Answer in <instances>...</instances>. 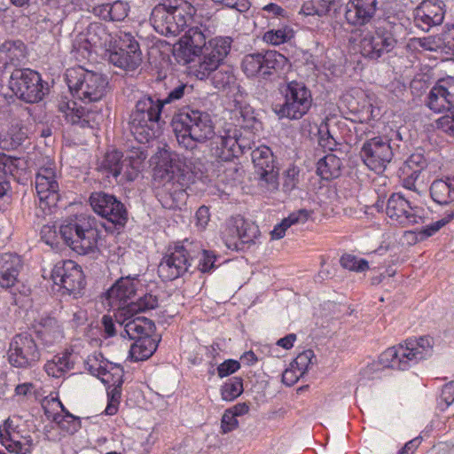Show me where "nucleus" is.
I'll list each match as a JSON object with an SVG mask.
<instances>
[{"instance_id": "nucleus-1", "label": "nucleus", "mask_w": 454, "mask_h": 454, "mask_svg": "<svg viewBox=\"0 0 454 454\" xmlns=\"http://www.w3.org/2000/svg\"><path fill=\"white\" fill-rule=\"evenodd\" d=\"M173 131L180 146L192 150L197 143H210L211 154L219 160L230 161L250 149L249 139L232 123L225 124L215 135L210 115L200 110L182 109L172 119Z\"/></svg>"}, {"instance_id": "nucleus-2", "label": "nucleus", "mask_w": 454, "mask_h": 454, "mask_svg": "<svg viewBox=\"0 0 454 454\" xmlns=\"http://www.w3.org/2000/svg\"><path fill=\"white\" fill-rule=\"evenodd\" d=\"M434 340L430 337H419L407 340L404 344L391 347L379 356L377 362L367 365L364 377L368 380L380 379L386 369L407 370L422 359L433 354Z\"/></svg>"}, {"instance_id": "nucleus-3", "label": "nucleus", "mask_w": 454, "mask_h": 454, "mask_svg": "<svg viewBox=\"0 0 454 454\" xmlns=\"http://www.w3.org/2000/svg\"><path fill=\"white\" fill-rule=\"evenodd\" d=\"M65 244L79 254H89L98 249L101 231L95 217L80 214L67 218L59 226Z\"/></svg>"}, {"instance_id": "nucleus-4", "label": "nucleus", "mask_w": 454, "mask_h": 454, "mask_svg": "<svg viewBox=\"0 0 454 454\" xmlns=\"http://www.w3.org/2000/svg\"><path fill=\"white\" fill-rule=\"evenodd\" d=\"M163 107L160 98L152 96H145L137 101L129 115V126L138 143L146 144L156 137Z\"/></svg>"}, {"instance_id": "nucleus-5", "label": "nucleus", "mask_w": 454, "mask_h": 454, "mask_svg": "<svg viewBox=\"0 0 454 454\" xmlns=\"http://www.w3.org/2000/svg\"><path fill=\"white\" fill-rule=\"evenodd\" d=\"M215 27V20L209 18L203 19L189 27L182 41L187 47L193 49L194 53L196 50L203 49L223 63L231 51L232 39L229 36L211 38Z\"/></svg>"}, {"instance_id": "nucleus-6", "label": "nucleus", "mask_w": 454, "mask_h": 454, "mask_svg": "<svg viewBox=\"0 0 454 454\" xmlns=\"http://www.w3.org/2000/svg\"><path fill=\"white\" fill-rule=\"evenodd\" d=\"M279 91L283 102L273 106V111L279 119L300 120L310 110L313 97L305 82L286 81L281 85Z\"/></svg>"}, {"instance_id": "nucleus-7", "label": "nucleus", "mask_w": 454, "mask_h": 454, "mask_svg": "<svg viewBox=\"0 0 454 454\" xmlns=\"http://www.w3.org/2000/svg\"><path fill=\"white\" fill-rule=\"evenodd\" d=\"M192 9L184 0L166 1L153 9L150 21L158 33L177 35L192 20Z\"/></svg>"}, {"instance_id": "nucleus-8", "label": "nucleus", "mask_w": 454, "mask_h": 454, "mask_svg": "<svg viewBox=\"0 0 454 454\" xmlns=\"http://www.w3.org/2000/svg\"><path fill=\"white\" fill-rule=\"evenodd\" d=\"M402 25L389 19L384 20L375 26L373 32L366 33L360 40L361 54L369 59L377 60L392 51L396 44V35Z\"/></svg>"}, {"instance_id": "nucleus-9", "label": "nucleus", "mask_w": 454, "mask_h": 454, "mask_svg": "<svg viewBox=\"0 0 454 454\" xmlns=\"http://www.w3.org/2000/svg\"><path fill=\"white\" fill-rule=\"evenodd\" d=\"M67 82L74 97L84 104L98 103L106 95L107 78L82 67L67 72Z\"/></svg>"}, {"instance_id": "nucleus-10", "label": "nucleus", "mask_w": 454, "mask_h": 454, "mask_svg": "<svg viewBox=\"0 0 454 454\" xmlns=\"http://www.w3.org/2000/svg\"><path fill=\"white\" fill-rule=\"evenodd\" d=\"M287 63V59L276 51H258L243 57L241 69L248 78L269 79Z\"/></svg>"}, {"instance_id": "nucleus-11", "label": "nucleus", "mask_w": 454, "mask_h": 454, "mask_svg": "<svg viewBox=\"0 0 454 454\" xmlns=\"http://www.w3.org/2000/svg\"><path fill=\"white\" fill-rule=\"evenodd\" d=\"M0 442L8 451L16 454H27L33 446L29 431L19 416L9 417L0 425Z\"/></svg>"}, {"instance_id": "nucleus-12", "label": "nucleus", "mask_w": 454, "mask_h": 454, "mask_svg": "<svg viewBox=\"0 0 454 454\" xmlns=\"http://www.w3.org/2000/svg\"><path fill=\"white\" fill-rule=\"evenodd\" d=\"M59 175L55 162H47L39 167L35 179V185L42 208L55 207L59 195Z\"/></svg>"}, {"instance_id": "nucleus-13", "label": "nucleus", "mask_w": 454, "mask_h": 454, "mask_svg": "<svg viewBox=\"0 0 454 454\" xmlns=\"http://www.w3.org/2000/svg\"><path fill=\"white\" fill-rule=\"evenodd\" d=\"M10 88L19 98L30 104L40 101L44 95L40 74L28 68L12 74Z\"/></svg>"}, {"instance_id": "nucleus-14", "label": "nucleus", "mask_w": 454, "mask_h": 454, "mask_svg": "<svg viewBox=\"0 0 454 454\" xmlns=\"http://www.w3.org/2000/svg\"><path fill=\"white\" fill-rule=\"evenodd\" d=\"M360 155L370 169L380 173L392 160L394 153L389 139L378 136L364 141Z\"/></svg>"}, {"instance_id": "nucleus-15", "label": "nucleus", "mask_w": 454, "mask_h": 454, "mask_svg": "<svg viewBox=\"0 0 454 454\" xmlns=\"http://www.w3.org/2000/svg\"><path fill=\"white\" fill-rule=\"evenodd\" d=\"M194 255L184 245L169 248L158 266L159 276L166 281L182 277L189 270Z\"/></svg>"}, {"instance_id": "nucleus-16", "label": "nucleus", "mask_w": 454, "mask_h": 454, "mask_svg": "<svg viewBox=\"0 0 454 454\" xmlns=\"http://www.w3.org/2000/svg\"><path fill=\"white\" fill-rule=\"evenodd\" d=\"M7 355L9 363L17 368L32 367L41 356L35 340L27 333L17 334L13 337Z\"/></svg>"}, {"instance_id": "nucleus-17", "label": "nucleus", "mask_w": 454, "mask_h": 454, "mask_svg": "<svg viewBox=\"0 0 454 454\" xmlns=\"http://www.w3.org/2000/svg\"><path fill=\"white\" fill-rule=\"evenodd\" d=\"M90 204L93 211L116 226L122 227L128 220L124 205L114 195L104 192H92Z\"/></svg>"}, {"instance_id": "nucleus-18", "label": "nucleus", "mask_w": 454, "mask_h": 454, "mask_svg": "<svg viewBox=\"0 0 454 454\" xmlns=\"http://www.w3.org/2000/svg\"><path fill=\"white\" fill-rule=\"evenodd\" d=\"M252 160L255 173L259 176V184L268 192L278 188V173L274 165L273 153L270 147L262 145L252 152Z\"/></svg>"}, {"instance_id": "nucleus-19", "label": "nucleus", "mask_w": 454, "mask_h": 454, "mask_svg": "<svg viewBox=\"0 0 454 454\" xmlns=\"http://www.w3.org/2000/svg\"><path fill=\"white\" fill-rule=\"evenodd\" d=\"M51 278L55 285L68 294L80 293L85 285L81 266L72 260L57 262L51 270Z\"/></svg>"}, {"instance_id": "nucleus-20", "label": "nucleus", "mask_w": 454, "mask_h": 454, "mask_svg": "<svg viewBox=\"0 0 454 454\" xmlns=\"http://www.w3.org/2000/svg\"><path fill=\"white\" fill-rule=\"evenodd\" d=\"M59 110L66 121L80 128L95 129L103 121L101 107L97 105L91 107L78 106L75 101H61Z\"/></svg>"}, {"instance_id": "nucleus-21", "label": "nucleus", "mask_w": 454, "mask_h": 454, "mask_svg": "<svg viewBox=\"0 0 454 454\" xmlns=\"http://www.w3.org/2000/svg\"><path fill=\"white\" fill-rule=\"evenodd\" d=\"M420 211L418 207H412L411 202L401 192L393 193L387 200V215L403 226L423 223L424 217Z\"/></svg>"}, {"instance_id": "nucleus-22", "label": "nucleus", "mask_w": 454, "mask_h": 454, "mask_svg": "<svg viewBox=\"0 0 454 454\" xmlns=\"http://www.w3.org/2000/svg\"><path fill=\"white\" fill-rule=\"evenodd\" d=\"M138 280L130 277L119 278L106 292L108 305L119 314L122 308L129 306L136 295Z\"/></svg>"}, {"instance_id": "nucleus-23", "label": "nucleus", "mask_w": 454, "mask_h": 454, "mask_svg": "<svg viewBox=\"0 0 454 454\" xmlns=\"http://www.w3.org/2000/svg\"><path fill=\"white\" fill-rule=\"evenodd\" d=\"M426 104L435 113L452 109L454 107V77L439 80L430 90Z\"/></svg>"}, {"instance_id": "nucleus-24", "label": "nucleus", "mask_w": 454, "mask_h": 454, "mask_svg": "<svg viewBox=\"0 0 454 454\" xmlns=\"http://www.w3.org/2000/svg\"><path fill=\"white\" fill-rule=\"evenodd\" d=\"M445 4L442 0H424L414 11V22L423 31L442 23Z\"/></svg>"}, {"instance_id": "nucleus-25", "label": "nucleus", "mask_w": 454, "mask_h": 454, "mask_svg": "<svg viewBox=\"0 0 454 454\" xmlns=\"http://www.w3.org/2000/svg\"><path fill=\"white\" fill-rule=\"evenodd\" d=\"M377 9V0H348L345 8V20L352 27L365 26L373 20Z\"/></svg>"}, {"instance_id": "nucleus-26", "label": "nucleus", "mask_w": 454, "mask_h": 454, "mask_svg": "<svg viewBox=\"0 0 454 454\" xmlns=\"http://www.w3.org/2000/svg\"><path fill=\"white\" fill-rule=\"evenodd\" d=\"M135 315H126L119 317L114 314L117 323L123 326L124 332L121 333L123 337L128 336L129 340H137L152 335L155 331L154 323L145 317H137Z\"/></svg>"}, {"instance_id": "nucleus-27", "label": "nucleus", "mask_w": 454, "mask_h": 454, "mask_svg": "<svg viewBox=\"0 0 454 454\" xmlns=\"http://www.w3.org/2000/svg\"><path fill=\"white\" fill-rule=\"evenodd\" d=\"M141 55L138 43L129 39L127 45L121 46L118 50L110 52L109 61L122 69L134 70L142 62Z\"/></svg>"}, {"instance_id": "nucleus-28", "label": "nucleus", "mask_w": 454, "mask_h": 454, "mask_svg": "<svg viewBox=\"0 0 454 454\" xmlns=\"http://www.w3.org/2000/svg\"><path fill=\"white\" fill-rule=\"evenodd\" d=\"M146 154L139 149L131 151L122 159L119 166V173H115L114 178L119 183L132 182L140 174Z\"/></svg>"}, {"instance_id": "nucleus-29", "label": "nucleus", "mask_w": 454, "mask_h": 454, "mask_svg": "<svg viewBox=\"0 0 454 454\" xmlns=\"http://www.w3.org/2000/svg\"><path fill=\"white\" fill-rule=\"evenodd\" d=\"M34 327L37 337L47 347L57 344L64 339L63 326L55 317H43Z\"/></svg>"}, {"instance_id": "nucleus-30", "label": "nucleus", "mask_w": 454, "mask_h": 454, "mask_svg": "<svg viewBox=\"0 0 454 454\" xmlns=\"http://www.w3.org/2000/svg\"><path fill=\"white\" fill-rule=\"evenodd\" d=\"M21 267V259L17 254H0V292L15 285Z\"/></svg>"}, {"instance_id": "nucleus-31", "label": "nucleus", "mask_w": 454, "mask_h": 454, "mask_svg": "<svg viewBox=\"0 0 454 454\" xmlns=\"http://www.w3.org/2000/svg\"><path fill=\"white\" fill-rule=\"evenodd\" d=\"M26 59V47L20 41H6L0 46V69L18 67Z\"/></svg>"}, {"instance_id": "nucleus-32", "label": "nucleus", "mask_w": 454, "mask_h": 454, "mask_svg": "<svg viewBox=\"0 0 454 454\" xmlns=\"http://www.w3.org/2000/svg\"><path fill=\"white\" fill-rule=\"evenodd\" d=\"M76 358L77 356L70 351L58 354L46 362L44 371L49 376L60 378L74 369Z\"/></svg>"}, {"instance_id": "nucleus-33", "label": "nucleus", "mask_w": 454, "mask_h": 454, "mask_svg": "<svg viewBox=\"0 0 454 454\" xmlns=\"http://www.w3.org/2000/svg\"><path fill=\"white\" fill-rule=\"evenodd\" d=\"M431 199L438 205H450L454 201V176L436 179L429 188Z\"/></svg>"}, {"instance_id": "nucleus-34", "label": "nucleus", "mask_w": 454, "mask_h": 454, "mask_svg": "<svg viewBox=\"0 0 454 454\" xmlns=\"http://www.w3.org/2000/svg\"><path fill=\"white\" fill-rule=\"evenodd\" d=\"M201 54L198 56L196 62L192 66L193 74L200 80H205L209 77L221 66L215 56L210 55L203 49L198 50Z\"/></svg>"}, {"instance_id": "nucleus-35", "label": "nucleus", "mask_w": 454, "mask_h": 454, "mask_svg": "<svg viewBox=\"0 0 454 454\" xmlns=\"http://www.w3.org/2000/svg\"><path fill=\"white\" fill-rule=\"evenodd\" d=\"M159 340L152 335L137 339L131 345L129 356L133 361H144L151 357L156 351Z\"/></svg>"}, {"instance_id": "nucleus-36", "label": "nucleus", "mask_w": 454, "mask_h": 454, "mask_svg": "<svg viewBox=\"0 0 454 454\" xmlns=\"http://www.w3.org/2000/svg\"><path fill=\"white\" fill-rule=\"evenodd\" d=\"M341 160L334 154H327L317 164V173L321 178L330 180L340 175Z\"/></svg>"}, {"instance_id": "nucleus-37", "label": "nucleus", "mask_w": 454, "mask_h": 454, "mask_svg": "<svg viewBox=\"0 0 454 454\" xmlns=\"http://www.w3.org/2000/svg\"><path fill=\"white\" fill-rule=\"evenodd\" d=\"M81 40L84 41L90 47L106 46L109 41L110 35L106 32V27L101 23H90L86 33L80 35Z\"/></svg>"}, {"instance_id": "nucleus-38", "label": "nucleus", "mask_w": 454, "mask_h": 454, "mask_svg": "<svg viewBox=\"0 0 454 454\" xmlns=\"http://www.w3.org/2000/svg\"><path fill=\"white\" fill-rule=\"evenodd\" d=\"M158 307V298L152 294H145L140 297L137 301L129 303V306L122 308L117 317H121L126 315H136L140 312H145Z\"/></svg>"}, {"instance_id": "nucleus-39", "label": "nucleus", "mask_w": 454, "mask_h": 454, "mask_svg": "<svg viewBox=\"0 0 454 454\" xmlns=\"http://www.w3.org/2000/svg\"><path fill=\"white\" fill-rule=\"evenodd\" d=\"M335 0H306L300 10V13L305 16H327L333 5Z\"/></svg>"}, {"instance_id": "nucleus-40", "label": "nucleus", "mask_w": 454, "mask_h": 454, "mask_svg": "<svg viewBox=\"0 0 454 454\" xmlns=\"http://www.w3.org/2000/svg\"><path fill=\"white\" fill-rule=\"evenodd\" d=\"M309 216V212L306 209H300L296 212H293L288 217L283 219V221L276 225L271 231V237L274 239H279L284 237L286 231L296 223H305Z\"/></svg>"}, {"instance_id": "nucleus-41", "label": "nucleus", "mask_w": 454, "mask_h": 454, "mask_svg": "<svg viewBox=\"0 0 454 454\" xmlns=\"http://www.w3.org/2000/svg\"><path fill=\"white\" fill-rule=\"evenodd\" d=\"M242 223V217L231 219L223 231V239L229 249L240 250L242 247L239 243V224Z\"/></svg>"}, {"instance_id": "nucleus-42", "label": "nucleus", "mask_w": 454, "mask_h": 454, "mask_svg": "<svg viewBox=\"0 0 454 454\" xmlns=\"http://www.w3.org/2000/svg\"><path fill=\"white\" fill-rule=\"evenodd\" d=\"M99 357L102 358L100 354L89 356L85 361V367L92 375L100 378L103 383H110L113 370L109 371L107 364L103 360H99Z\"/></svg>"}, {"instance_id": "nucleus-43", "label": "nucleus", "mask_w": 454, "mask_h": 454, "mask_svg": "<svg viewBox=\"0 0 454 454\" xmlns=\"http://www.w3.org/2000/svg\"><path fill=\"white\" fill-rule=\"evenodd\" d=\"M211 82L215 88L226 90L236 84V77L231 67L220 66L211 74Z\"/></svg>"}, {"instance_id": "nucleus-44", "label": "nucleus", "mask_w": 454, "mask_h": 454, "mask_svg": "<svg viewBox=\"0 0 454 454\" xmlns=\"http://www.w3.org/2000/svg\"><path fill=\"white\" fill-rule=\"evenodd\" d=\"M294 35L293 28L285 25L279 28H272L266 31L262 35V40L271 45H280L290 41Z\"/></svg>"}, {"instance_id": "nucleus-45", "label": "nucleus", "mask_w": 454, "mask_h": 454, "mask_svg": "<svg viewBox=\"0 0 454 454\" xmlns=\"http://www.w3.org/2000/svg\"><path fill=\"white\" fill-rule=\"evenodd\" d=\"M57 404L61 409V413L54 414L52 417L53 421L67 433L73 434L76 432L79 428L78 419L67 411L60 401H58Z\"/></svg>"}, {"instance_id": "nucleus-46", "label": "nucleus", "mask_w": 454, "mask_h": 454, "mask_svg": "<svg viewBox=\"0 0 454 454\" xmlns=\"http://www.w3.org/2000/svg\"><path fill=\"white\" fill-rule=\"evenodd\" d=\"M169 82L173 85V88L168 93V96L162 99L160 98L163 106L168 104L174 103L186 95L192 93L193 88L192 85L177 81L175 78H169Z\"/></svg>"}, {"instance_id": "nucleus-47", "label": "nucleus", "mask_w": 454, "mask_h": 454, "mask_svg": "<svg viewBox=\"0 0 454 454\" xmlns=\"http://www.w3.org/2000/svg\"><path fill=\"white\" fill-rule=\"evenodd\" d=\"M6 136L10 140V145L12 148H17L28 138V129L21 121L13 120Z\"/></svg>"}, {"instance_id": "nucleus-48", "label": "nucleus", "mask_w": 454, "mask_h": 454, "mask_svg": "<svg viewBox=\"0 0 454 454\" xmlns=\"http://www.w3.org/2000/svg\"><path fill=\"white\" fill-rule=\"evenodd\" d=\"M185 170L181 168V160L171 159L169 165L159 167L156 175L167 183L179 181V177L184 176Z\"/></svg>"}, {"instance_id": "nucleus-49", "label": "nucleus", "mask_w": 454, "mask_h": 454, "mask_svg": "<svg viewBox=\"0 0 454 454\" xmlns=\"http://www.w3.org/2000/svg\"><path fill=\"white\" fill-rule=\"evenodd\" d=\"M243 391V380L240 377H232L221 387V395L224 401L235 400Z\"/></svg>"}, {"instance_id": "nucleus-50", "label": "nucleus", "mask_w": 454, "mask_h": 454, "mask_svg": "<svg viewBox=\"0 0 454 454\" xmlns=\"http://www.w3.org/2000/svg\"><path fill=\"white\" fill-rule=\"evenodd\" d=\"M121 160L122 153L121 152L116 150L107 152L99 162L98 168L114 176L115 173H119L118 169Z\"/></svg>"}, {"instance_id": "nucleus-51", "label": "nucleus", "mask_w": 454, "mask_h": 454, "mask_svg": "<svg viewBox=\"0 0 454 454\" xmlns=\"http://www.w3.org/2000/svg\"><path fill=\"white\" fill-rule=\"evenodd\" d=\"M427 167V160L423 154L412 153L404 162L402 172L403 175H419Z\"/></svg>"}, {"instance_id": "nucleus-52", "label": "nucleus", "mask_w": 454, "mask_h": 454, "mask_svg": "<svg viewBox=\"0 0 454 454\" xmlns=\"http://www.w3.org/2000/svg\"><path fill=\"white\" fill-rule=\"evenodd\" d=\"M239 243L242 247L245 244L254 243V240L260 236L259 227L254 223H249L242 218V223L239 224Z\"/></svg>"}, {"instance_id": "nucleus-53", "label": "nucleus", "mask_w": 454, "mask_h": 454, "mask_svg": "<svg viewBox=\"0 0 454 454\" xmlns=\"http://www.w3.org/2000/svg\"><path fill=\"white\" fill-rule=\"evenodd\" d=\"M111 370H113V375L110 378L111 382L107 383L108 385H111L113 387V389L108 392V400L109 401H115V403L120 402L121 398V387L122 385V376H123V371L119 366L112 367Z\"/></svg>"}, {"instance_id": "nucleus-54", "label": "nucleus", "mask_w": 454, "mask_h": 454, "mask_svg": "<svg viewBox=\"0 0 454 454\" xmlns=\"http://www.w3.org/2000/svg\"><path fill=\"white\" fill-rule=\"evenodd\" d=\"M453 219L454 208L451 207L446 212L445 215L442 219L423 227L419 233L422 238L431 237Z\"/></svg>"}, {"instance_id": "nucleus-55", "label": "nucleus", "mask_w": 454, "mask_h": 454, "mask_svg": "<svg viewBox=\"0 0 454 454\" xmlns=\"http://www.w3.org/2000/svg\"><path fill=\"white\" fill-rule=\"evenodd\" d=\"M340 262L343 268L356 272H363L369 269L368 262L365 259H359L352 254L342 255Z\"/></svg>"}, {"instance_id": "nucleus-56", "label": "nucleus", "mask_w": 454, "mask_h": 454, "mask_svg": "<svg viewBox=\"0 0 454 454\" xmlns=\"http://www.w3.org/2000/svg\"><path fill=\"white\" fill-rule=\"evenodd\" d=\"M314 356V352L311 349H307L300 353L291 363L292 367L297 369L299 376H303L305 374L309 366L311 364Z\"/></svg>"}, {"instance_id": "nucleus-57", "label": "nucleus", "mask_w": 454, "mask_h": 454, "mask_svg": "<svg viewBox=\"0 0 454 454\" xmlns=\"http://www.w3.org/2000/svg\"><path fill=\"white\" fill-rule=\"evenodd\" d=\"M41 239L51 247H57L59 239H62L59 231L55 226L44 225L41 230Z\"/></svg>"}, {"instance_id": "nucleus-58", "label": "nucleus", "mask_w": 454, "mask_h": 454, "mask_svg": "<svg viewBox=\"0 0 454 454\" xmlns=\"http://www.w3.org/2000/svg\"><path fill=\"white\" fill-rule=\"evenodd\" d=\"M111 21H121L128 16L129 5L119 0L111 4Z\"/></svg>"}, {"instance_id": "nucleus-59", "label": "nucleus", "mask_w": 454, "mask_h": 454, "mask_svg": "<svg viewBox=\"0 0 454 454\" xmlns=\"http://www.w3.org/2000/svg\"><path fill=\"white\" fill-rule=\"evenodd\" d=\"M299 169L296 167H290L285 174L283 189L285 192L293 191L298 183L299 178Z\"/></svg>"}, {"instance_id": "nucleus-60", "label": "nucleus", "mask_w": 454, "mask_h": 454, "mask_svg": "<svg viewBox=\"0 0 454 454\" xmlns=\"http://www.w3.org/2000/svg\"><path fill=\"white\" fill-rule=\"evenodd\" d=\"M239 368L240 363L239 361L228 359L218 365L217 373L220 378H223L236 372Z\"/></svg>"}, {"instance_id": "nucleus-61", "label": "nucleus", "mask_w": 454, "mask_h": 454, "mask_svg": "<svg viewBox=\"0 0 454 454\" xmlns=\"http://www.w3.org/2000/svg\"><path fill=\"white\" fill-rule=\"evenodd\" d=\"M216 256L213 252L207 250H202V255L200 259L198 269L201 272H208L215 268V262Z\"/></svg>"}, {"instance_id": "nucleus-62", "label": "nucleus", "mask_w": 454, "mask_h": 454, "mask_svg": "<svg viewBox=\"0 0 454 454\" xmlns=\"http://www.w3.org/2000/svg\"><path fill=\"white\" fill-rule=\"evenodd\" d=\"M210 221L209 209L206 206H201L195 214V226L198 231H202L206 229Z\"/></svg>"}, {"instance_id": "nucleus-63", "label": "nucleus", "mask_w": 454, "mask_h": 454, "mask_svg": "<svg viewBox=\"0 0 454 454\" xmlns=\"http://www.w3.org/2000/svg\"><path fill=\"white\" fill-rule=\"evenodd\" d=\"M217 4L226 8L236 10L239 12H246L249 8L248 0H212Z\"/></svg>"}, {"instance_id": "nucleus-64", "label": "nucleus", "mask_w": 454, "mask_h": 454, "mask_svg": "<svg viewBox=\"0 0 454 454\" xmlns=\"http://www.w3.org/2000/svg\"><path fill=\"white\" fill-rule=\"evenodd\" d=\"M236 417L231 410L225 411L221 421L223 433L231 432L238 427L239 422Z\"/></svg>"}]
</instances>
